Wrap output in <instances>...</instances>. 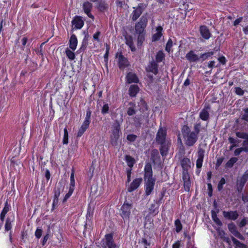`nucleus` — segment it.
Instances as JSON below:
<instances>
[{"instance_id":"obj_1","label":"nucleus","mask_w":248,"mask_h":248,"mask_svg":"<svg viewBox=\"0 0 248 248\" xmlns=\"http://www.w3.org/2000/svg\"><path fill=\"white\" fill-rule=\"evenodd\" d=\"M147 13L143 15L140 18L139 21L135 24V32L137 34L138 46H141L145 40L146 34L145 28L147 27L148 19Z\"/></svg>"},{"instance_id":"obj_2","label":"nucleus","mask_w":248,"mask_h":248,"mask_svg":"<svg viewBox=\"0 0 248 248\" xmlns=\"http://www.w3.org/2000/svg\"><path fill=\"white\" fill-rule=\"evenodd\" d=\"M144 181H145V195H150L154 188L155 179L153 177V171L152 165L147 163L144 167Z\"/></svg>"},{"instance_id":"obj_3","label":"nucleus","mask_w":248,"mask_h":248,"mask_svg":"<svg viewBox=\"0 0 248 248\" xmlns=\"http://www.w3.org/2000/svg\"><path fill=\"white\" fill-rule=\"evenodd\" d=\"M181 131L183 138L185 140V144L187 146H192L196 142L198 136L196 135V133L191 132L187 125H184Z\"/></svg>"},{"instance_id":"obj_4","label":"nucleus","mask_w":248,"mask_h":248,"mask_svg":"<svg viewBox=\"0 0 248 248\" xmlns=\"http://www.w3.org/2000/svg\"><path fill=\"white\" fill-rule=\"evenodd\" d=\"M121 135V125L119 121L116 120L112 124L111 130L110 143L112 146H116L118 145V140Z\"/></svg>"},{"instance_id":"obj_5","label":"nucleus","mask_w":248,"mask_h":248,"mask_svg":"<svg viewBox=\"0 0 248 248\" xmlns=\"http://www.w3.org/2000/svg\"><path fill=\"white\" fill-rule=\"evenodd\" d=\"M64 188V183L63 181L61 180L56 183L53 190L54 197L52 203V209L54 210L56 206H57L59 202V197L62 192Z\"/></svg>"},{"instance_id":"obj_6","label":"nucleus","mask_w":248,"mask_h":248,"mask_svg":"<svg viewBox=\"0 0 248 248\" xmlns=\"http://www.w3.org/2000/svg\"><path fill=\"white\" fill-rule=\"evenodd\" d=\"M147 7V4L144 3H140L138 4L137 7H133L134 10L131 14V19L132 21H136L140 17Z\"/></svg>"},{"instance_id":"obj_7","label":"nucleus","mask_w":248,"mask_h":248,"mask_svg":"<svg viewBox=\"0 0 248 248\" xmlns=\"http://www.w3.org/2000/svg\"><path fill=\"white\" fill-rule=\"evenodd\" d=\"M248 180V170L240 178H237L236 183V188L238 193L242 192L245 184Z\"/></svg>"},{"instance_id":"obj_8","label":"nucleus","mask_w":248,"mask_h":248,"mask_svg":"<svg viewBox=\"0 0 248 248\" xmlns=\"http://www.w3.org/2000/svg\"><path fill=\"white\" fill-rule=\"evenodd\" d=\"M132 208V204L125 201L121 208L120 215L124 219L128 220L131 214V209Z\"/></svg>"},{"instance_id":"obj_9","label":"nucleus","mask_w":248,"mask_h":248,"mask_svg":"<svg viewBox=\"0 0 248 248\" xmlns=\"http://www.w3.org/2000/svg\"><path fill=\"white\" fill-rule=\"evenodd\" d=\"M167 130L165 127H160L155 137V140L157 144H162L166 142Z\"/></svg>"},{"instance_id":"obj_10","label":"nucleus","mask_w":248,"mask_h":248,"mask_svg":"<svg viewBox=\"0 0 248 248\" xmlns=\"http://www.w3.org/2000/svg\"><path fill=\"white\" fill-rule=\"evenodd\" d=\"M105 241V245L108 248H116V244L113 239V234L112 233H108L105 235V238L103 239Z\"/></svg>"},{"instance_id":"obj_11","label":"nucleus","mask_w":248,"mask_h":248,"mask_svg":"<svg viewBox=\"0 0 248 248\" xmlns=\"http://www.w3.org/2000/svg\"><path fill=\"white\" fill-rule=\"evenodd\" d=\"M210 109L211 107L209 105H205L204 108L200 113L199 117L203 121H208L210 117L209 110Z\"/></svg>"},{"instance_id":"obj_12","label":"nucleus","mask_w":248,"mask_h":248,"mask_svg":"<svg viewBox=\"0 0 248 248\" xmlns=\"http://www.w3.org/2000/svg\"><path fill=\"white\" fill-rule=\"evenodd\" d=\"M222 214L225 218L230 220H235L239 217V214L237 211H224Z\"/></svg>"},{"instance_id":"obj_13","label":"nucleus","mask_w":248,"mask_h":248,"mask_svg":"<svg viewBox=\"0 0 248 248\" xmlns=\"http://www.w3.org/2000/svg\"><path fill=\"white\" fill-rule=\"evenodd\" d=\"M146 70L148 72H152L156 75L158 72V65L154 60H153L149 62Z\"/></svg>"},{"instance_id":"obj_14","label":"nucleus","mask_w":248,"mask_h":248,"mask_svg":"<svg viewBox=\"0 0 248 248\" xmlns=\"http://www.w3.org/2000/svg\"><path fill=\"white\" fill-rule=\"evenodd\" d=\"M145 118L146 121H148V115H137L134 116L133 119L134 122V125L136 127L139 128L141 127V121Z\"/></svg>"},{"instance_id":"obj_15","label":"nucleus","mask_w":248,"mask_h":248,"mask_svg":"<svg viewBox=\"0 0 248 248\" xmlns=\"http://www.w3.org/2000/svg\"><path fill=\"white\" fill-rule=\"evenodd\" d=\"M186 58L190 62H197L200 61V57L196 54L193 50L189 51L186 56Z\"/></svg>"},{"instance_id":"obj_16","label":"nucleus","mask_w":248,"mask_h":248,"mask_svg":"<svg viewBox=\"0 0 248 248\" xmlns=\"http://www.w3.org/2000/svg\"><path fill=\"white\" fill-rule=\"evenodd\" d=\"M200 32L201 36L206 40L209 39L211 36V33L208 28L205 25L201 26L200 27Z\"/></svg>"},{"instance_id":"obj_17","label":"nucleus","mask_w":248,"mask_h":248,"mask_svg":"<svg viewBox=\"0 0 248 248\" xmlns=\"http://www.w3.org/2000/svg\"><path fill=\"white\" fill-rule=\"evenodd\" d=\"M142 181V179L141 178H137L134 180L131 183L130 186L128 187V191L131 192L137 189Z\"/></svg>"},{"instance_id":"obj_18","label":"nucleus","mask_w":248,"mask_h":248,"mask_svg":"<svg viewBox=\"0 0 248 248\" xmlns=\"http://www.w3.org/2000/svg\"><path fill=\"white\" fill-rule=\"evenodd\" d=\"M93 7V5L89 1L85 2L83 4V9L84 12L87 15L91 18L93 19L94 16L91 13V9Z\"/></svg>"},{"instance_id":"obj_19","label":"nucleus","mask_w":248,"mask_h":248,"mask_svg":"<svg viewBox=\"0 0 248 248\" xmlns=\"http://www.w3.org/2000/svg\"><path fill=\"white\" fill-rule=\"evenodd\" d=\"M72 23L75 26L76 29H80L84 25V21L81 17L76 16L72 21Z\"/></svg>"},{"instance_id":"obj_20","label":"nucleus","mask_w":248,"mask_h":248,"mask_svg":"<svg viewBox=\"0 0 248 248\" xmlns=\"http://www.w3.org/2000/svg\"><path fill=\"white\" fill-rule=\"evenodd\" d=\"M118 60V64L120 69H123L129 65L128 61L121 54H120L119 56Z\"/></svg>"},{"instance_id":"obj_21","label":"nucleus","mask_w":248,"mask_h":248,"mask_svg":"<svg viewBox=\"0 0 248 248\" xmlns=\"http://www.w3.org/2000/svg\"><path fill=\"white\" fill-rule=\"evenodd\" d=\"M126 82L128 84L131 83H138L139 81V78L137 75L132 72H129L126 76Z\"/></svg>"},{"instance_id":"obj_22","label":"nucleus","mask_w":248,"mask_h":248,"mask_svg":"<svg viewBox=\"0 0 248 248\" xmlns=\"http://www.w3.org/2000/svg\"><path fill=\"white\" fill-rule=\"evenodd\" d=\"M191 161L190 160L187 158L184 157L181 161V165L183 169V171H188L190 168Z\"/></svg>"},{"instance_id":"obj_23","label":"nucleus","mask_w":248,"mask_h":248,"mask_svg":"<svg viewBox=\"0 0 248 248\" xmlns=\"http://www.w3.org/2000/svg\"><path fill=\"white\" fill-rule=\"evenodd\" d=\"M129 107L127 108L126 113L128 116H131L136 114V106L134 102H130L128 103Z\"/></svg>"},{"instance_id":"obj_24","label":"nucleus","mask_w":248,"mask_h":248,"mask_svg":"<svg viewBox=\"0 0 248 248\" xmlns=\"http://www.w3.org/2000/svg\"><path fill=\"white\" fill-rule=\"evenodd\" d=\"M69 47L72 50H75L76 49L77 44H78V40L75 34H72L71 36L70 40L69 41Z\"/></svg>"},{"instance_id":"obj_25","label":"nucleus","mask_w":248,"mask_h":248,"mask_svg":"<svg viewBox=\"0 0 248 248\" xmlns=\"http://www.w3.org/2000/svg\"><path fill=\"white\" fill-rule=\"evenodd\" d=\"M126 44L129 46L132 51H135L136 48L133 42V37L131 35H125L124 36Z\"/></svg>"},{"instance_id":"obj_26","label":"nucleus","mask_w":248,"mask_h":248,"mask_svg":"<svg viewBox=\"0 0 248 248\" xmlns=\"http://www.w3.org/2000/svg\"><path fill=\"white\" fill-rule=\"evenodd\" d=\"M139 91L140 88L137 85H132L130 86L128 90L129 94L131 97H135Z\"/></svg>"},{"instance_id":"obj_27","label":"nucleus","mask_w":248,"mask_h":248,"mask_svg":"<svg viewBox=\"0 0 248 248\" xmlns=\"http://www.w3.org/2000/svg\"><path fill=\"white\" fill-rule=\"evenodd\" d=\"M156 30L157 32L154 34L152 36L153 42H155L159 40L162 35V31L163 30V28L161 26H158L156 28Z\"/></svg>"},{"instance_id":"obj_28","label":"nucleus","mask_w":248,"mask_h":248,"mask_svg":"<svg viewBox=\"0 0 248 248\" xmlns=\"http://www.w3.org/2000/svg\"><path fill=\"white\" fill-rule=\"evenodd\" d=\"M151 159L154 163L160 159V156L157 149H153L151 153Z\"/></svg>"},{"instance_id":"obj_29","label":"nucleus","mask_w":248,"mask_h":248,"mask_svg":"<svg viewBox=\"0 0 248 248\" xmlns=\"http://www.w3.org/2000/svg\"><path fill=\"white\" fill-rule=\"evenodd\" d=\"M158 208L159 205L156 206V205L155 203H152L150 207L149 208V214L150 215L155 216L159 212Z\"/></svg>"},{"instance_id":"obj_30","label":"nucleus","mask_w":248,"mask_h":248,"mask_svg":"<svg viewBox=\"0 0 248 248\" xmlns=\"http://www.w3.org/2000/svg\"><path fill=\"white\" fill-rule=\"evenodd\" d=\"M231 239L235 246V248H248L246 245L242 243L233 236H231Z\"/></svg>"},{"instance_id":"obj_31","label":"nucleus","mask_w":248,"mask_h":248,"mask_svg":"<svg viewBox=\"0 0 248 248\" xmlns=\"http://www.w3.org/2000/svg\"><path fill=\"white\" fill-rule=\"evenodd\" d=\"M90 124L88 123H86L85 122H83L82 124L81 125L80 128H79L78 134L77 137H80L86 130V129L88 128Z\"/></svg>"},{"instance_id":"obj_32","label":"nucleus","mask_w":248,"mask_h":248,"mask_svg":"<svg viewBox=\"0 0 248 248\" xmlns=\"http://www.w3.org/2000/svg\"><path fill=\"white\" fill-rule=\"evenodd\" d=\"M14 219V216H13V217H8L6 218L5 224V230L8 231L12 228V222H13Z\"/></svg>"},{"instance_id":"obj_33","label":"nucleus","mask_w":248,"mask_h":248,"mask_svg":"<svg viewBox=\"0 0 248 248\" xmlns=\"http://www.w3.org/2000/svg\"><path fill=\"white\" fill-rule=\"evenodd\" d=\"M139 107H140L139 110L141 112H143L144 111L148 110L147 104L142 98H141L140 100Z\"/></svg>"},{"instance_id":"obj_34","label":"nucleus","mask_w":248,"mask_h":248,"mask_svg":"<svg viewBox=\"0 0 248 248\" xmlns=\"http://www.w3.org/2000/svg\"><path fill=\"white\" fill-rule=\"evenodd\" d=\"M214 54V52L213 51H210L202 54H201L200 56H199L200 61L203 62L204 61L206 60V59H208L209 58L213 56Z\"/></svg>"},{"instance_id":"obj_35","label":"nucleus","mask_w":248,"mask_h":248,"mask_svg":"<svg viewBox=\"0 0 248 248\" xmlns=\"http://www.w3.org/2000/svg\"><path fill=\"white\" fill-rule=\"evenodd\" d=\"M125 161L127 165L130 167H133L134 164L135 163V159L129 155H126L125 156Z\"/></svg>"},{"instance_id":"obj_36","label":"nucleus","mask_w":248,"mask_h":248,"mask_svg":"<svg viewBox=\"0 0 248 248\" xmlns=\"http://www.w3.org/2000/svg\"><path fill=\"white\" fill-rule=\"evenodd\" d=\"M165 59V54L161 50H159L155 56L156 62H160Z\"/></svg>"},{"instance_id":"obj_37","label":"nucleus","mask_w":248,"mask_h":248,"mask_svg":"<svg viewBox=\"0 0 248 248\" xmlns=\"http://www.w3.org/2000/svg\"><path fill=\"white\" fill-rule=\"evenodd\" d=\"M160 147L159 149L160 154L162 156H165L168 153V146L166 144V142L162 144H160Z\"/></svg>"},{"instance_id":"obj_38","label":"nucleus","mask_w":248,"mask_h":248,"mask_svg":"<svg viewBox=\"0 0 248 248\" xmlns=\"http://www.w3.org/2000/svg\"><path fill=\"white\" fill-rule=\"evenodd\" d=\"M238 160L236 157L231 158L226 164L225 167L231 168L233 167L234 164Z\"/></svg>"},{"instance_id":"obj_39","label":"nucleus","mask_w":248,"mask_h":248,"mask_svg":"<svg viewBox=\"0 0 248 248\" xmlns=\"http://www.w3.org/2000/svg\"><path fill=\"white\" fill-rule=\"evenodd\" d=\"M228 228L229 231L233 235L238 231L236 226L233 223L228 224Z\"/></svg>"},{"instance_id":"obj_40","label":"nucleus","mask_w":248,"mask_h":248,"mask_svg":"<svg viewBox=\"0 0 248 248\" xmlns=\"http://www.w3.org/2000/svg\"><path fill=\"white\" fill-rule=\"evenodd\" d=\"M175 226L176 227V232H179L182 230L183 227L181 221L179 219H177L175 221Z\"/></svg>"},{"instance_id":"obj_41","label":"nucleus","mask_w":248,"mask_h":248,"mask_svg":"<svg viewBox=\"0 0 248 248\" xmlns=\"http://www.w3.org/2000/svg\"><path fill=\"white\" fill-rule=\"evenodd\" d=\"M225 183L226 180L225 178L224 177H222L220 180L219 181L217 186V190L218 191H221L222 190L223 188V186L225 184Z\"/></svg>"},{"instance_id":"obj_42","label":"nucleus","mask_w":248,"mask_h":248,"mask_svg":"<svg viewBox=\"0 0 248 248\" xmlns=\"http://www.w3.org/2000/svg\"><path fill=\"white\" fill-rule=\"evenodd\" d=\"M65 53L67 57L71 60H73L75 58V55L74 52L71 51L68 48L65 50Z\"/></svg>"},{"instance_id":"obj_43","label":"nucleus","mask_w":248,"mask_h":248,"mask_svg":"<svg viewBox=\"0 0 248 248\" xmlns=\"http://www.w3.org/2000/svg\"><path fill=\"white\" fill-rule=\"evenodd\" d=\"M64 135L62 140V143L67 144L68 143V133L66 127L64 128Z\"/></svg>"},{"instance_id":"obj_44","label":"nucleus","mask_w":248,"mask_h":248,"mask_svg":"<svg viewBox=\"0 0 248 248\" xmlns=\"http://www.w3.org/2000/svg\"><path fill=\"white\" fill-rule=\"evenodd\" d=\"M91 113H92V112H91V111L90 109V108H88L86 111V117H85L84 122H85L86 123H88L89 124H90Z\"/></svg>"},{"instance_id":"obj_45","label":"nucleus","mask_w":248,"mask_h":248,"mask_svg":"<svg viewBox=\"0 0 248 248\" xmlns=\"http://www.w3.org/2000/svg\"><path fill=\"white\" fill-rule=\"evenodd\" d=\"M97 8L100 11L104 12L108 8V5L105 2H100Z\"/></svg>"},{"instance_id":"obj_46","label":"nucleus","mask_w":248,"mask_h":248,"mask_svg":"<svg viewBox=\"0 0 248 248\" xmlns=\"http://www.w3.org/2000/svg\"><path fill=\"white\" fill-rule=\"evenodd\" d=\"M172 41L171 39H169L165 47V50L169 53L170 51V48L172 46Z\"/></svg>"},{"instance_id":"obj_47","label":"nucleus","mask_w":248,"mask_h":248,"mask_svg":"<svg viewBox=\"0 0 248 248\" xmlns=\"http://www.w3.org/2000/svg\"><path fill=\"white\" fill-rule=\"evenodd\" d=\"M237 137L246 140L248 139V134L244 132H237L236 133Z\"/></svg>"},{"instance_id":"obj_48","label":"nucleus","mask_w":248,"mask_h":248,"mask_svg":"<svg viewBox=\"0 0 248 248\" xmlns=\"http://www.w3.org/2000/svg\"><path fill=\"white\" fill-rule=\"evenodd\" d=\"M88 45V41L83 40L82 42V45L78 51H79V53L84 51L86 48V47Z\"/></svg>"},{"instance_id":"obj_49","label":"nucleus","mask_w":248,"mask_h":248,"mask_svg":"<svg viewBox=\"0 0 248 248\" xmlns=\"http://www.w3.org/2000/svg\"><path fill=\"white\" fill-rule=\"evenodd\" d=\"M182 175H183L182 178H183V180L184 183L185 182H186L187 181L190 180V176H189V174L188 171H185V172L183 171Z\"/></svg>"},{"instance_id":"obj_50","label":"nucleus","mask_w":248,"mask_h":248,"mask_svg":"<svg viewBox=\"0 0 248 248\" xmlns=\"http://www.w3.org/2000/svg\"><path fill=\"white\" fill-rule=\"evenodd\" d=\"M109 106L108 104H105L103 105L101 109V113L103 114H106L108 113Z\"/></svg>"},{"instance_id":"obj_51","label":"nucleus","mask_w":248,"mask_h":248,"mask_svg":"<svg viewBox=\"0 0 248 248\" xmlns=\"http://www.w3.org/2000/svg\"><path fill=\"white\" fill-rule=\"evenodd\" d=\"M204 156V150L202 148H199L198 152V158L203 159Z\"/></svg>"},{"instance_id":"obj_52","label":"nucleus","mask_w":248,"mask_h":248,"mask_svg":"<svg viewBox=\"0 0 248 248\" xmlns=\"http://www.w3.org/2000/svg\"><path fill=\"white\" fill-rule=\"evenodd\" d=\"M201 126V124L200 123H197V124H194V131H193V132H194V133H196V135H197V136L198 135V134L200 133Z\"/></svg>"},{"instance_id":"obj_53","label":"nucleus","mask_w":248,"mask_h":248,"mask_svg":"<svg viewBox=\"0 0 248 248\" xmlns=\"http://www.w3.org/2000/svg\"><path fill=\"white\" fill-rule=\"evenodd\" d=\"M11 208L10 205L8 203L7 201L4 204V207L2 211V213L6 214L10 210Z\"/></svg>"},{"instance_id":"obj_54","label":"nucleus","mask_w":248,"mask_h":248,"mask_svg":"<svg viewBox=\"0 0 248 248\" xmlns=\"http://www.w3.org/2000/svg\"><path fill=\"white\" fill-rule=\"evenodd\" d=\"M137 136L134 134H129L127 136V140L130 142H134L136 140Z\"/></svg>"},{"instance_id":"obj_55","label":"nucleus","mask_w":248,"mask_h":248,"mask_svg":"<svg viewBox=\"0 0 248 248\" xmlns=\"http://www.w3.org/2000/svg\"><path fill=\"white\" fill-rule=\"evenodd\" d=\"M43 230L41 229L37 228L35 232V236L37 238H40L42 235Z\"/></svg>"},{"instance_id":"obj_56","label":"nucleus","mask_w":248,"mask_h":248,"mask_svg":"<svg viewBox=\"0 0 248 248\" xmlns=\"http://www.w3.org/2000/svg\"><path fill=\"white\" fill-rule=\"evenodd\" d=\"M184 186L185 188V190L186 191H189L190 188L191 186V182L190 180L187 181L184 183Z\"/></svg>"},{"instance_id":"obj_57","label":"nucleus","mask_w":248,"mask_h":248,"mask_svg":"<svg viewBox=\"0 0 248 248\" xmlns=\"http://www.w3.org/2000/svg\"><path fill=\"white\" fill-rule=\"evenodd\" d=\"M245 114L242 116L241 119L248 122V108L244 109Z\"/></svg>"},{"instance_id":"obj_58","label":"nucleus","mask_w":248,"mask_h":248,"mask_svg":"<svg viewBox=\"0 0 248 248\" xmlns=\"http://www.w3.org/2000/svg\"><path fill=\"white\" fill-rule=\"evenodd\" d=\"M247 223H248V218L244 217L242 219V220L239 223V226L240 228H242L245 226Z\"/></svg>"},{"instance_id":"obj_59","label":"nucleus","mask_w":248,"mask_h":248,"mask_svg":"<svg viewBox=\"0 0 248 248\" xmlns=\"http://www.w3.org/2000/svg\"><path fill=\"white\" fill-rule=\"evenodd\" d=\"M207 187H208V196L210 197H211L213 195V188H212V184L210 183L207 184Z\"/></svg>"},{"instance_id":"obj_60","label":"nucleus","mask_w":248,"mask_h":248,"mask_svg":"<svg viewBox=\"0 0 248 248\" xmlns=\"http://www.w3.org/2000/svg\"><path fill=\"white\" fill-rule=\"evenodd\" d=\"M74 170L73 169L70 175V186H75Z\"/></svg>"},{"instance_id":"obj_61","label":"nucleus","mask_w":248,"mask_h":248,"mask_svg":"<svg viewBox=\"0 0 248 248\" xmlns=\"http://www.w3.org/2000/svg\"><path fill=\"white\" fill-rule=\"evenodd\" d=\"M243 147L242 148L244 151L248 152V139L243 141Z\"/></svg>"},{"instance_id":"obj_62","label":"nucleus","mask_w":248,"mask_h":248,"mask_svg":"<svg viewBox=\"0 0 248 248\" xmlns=\"http://www.w3.org/2000/svg\"><path fill=\"white\" fill-rule=\"evenodd\" d=\"M224 160L223 157L219 158L217 159V163L216 164V169L217 170L218 168L221 165L222 163Z\"/></svg>"},{"instance_id":"obj_63","label":"nucleus","mask_w":248,"mask_h":248,"mask_svg":"<svg viewBox=\"0 0 248 248\" xmlns=\"http://www.w3.org/2000/svg\"><path fill=\"white\" fill-rule=\"evenodd\" d=\"M203 159H197L196 161V167L197 169H201L202 165V162H203Z\"/></svg>"},{"instance_id":"obj_64","label":"nucleus","mask_w":248,"mask_h":248,"mask_svg":"<svg viewBox=\"0 0 248 248\" xmlns=\"http://www.w3.org/2000/svg\"><path fill=\"white\" fill-rule=\"evenodd\" d=\"M235 93L238 95H243L244 92L240 87H236L235 88Z\"/></svg>"}]
</instances>
